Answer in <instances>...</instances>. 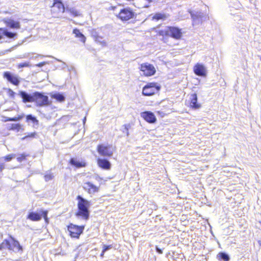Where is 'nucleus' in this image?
I'll use <instances>...</instances> for the list:
<instances>
[{
  "label": "nucleus",
  "mask_w": 261,
  "mask_h": 261,
  "mask_svg": "<svg viewBox=\"0 0 261 261\" xmlns=\"http://www.w3.org/2000/svg\"><path fill=\"white\" fill-rule=\"evenodd\" d=\"M20 96L24 102L34 101L38 106H44L49 104L48 97L41 93L36 92L29 94L24 91H20Z\"/></svg>",
  "instance_id": "f257e3e1"
},
{
  "label": "nucleus",
  "mask_w": 261,
  "mask_h": 261,
  "mask_svg": "<svg viewBox=\"0 0 261 261\" xmlns=\"http://www.w3.org/2000/svg\"><path fill=\"white\" fill-rule=\"evenodd\" d=\"M77 199L79 211L76 214V216H81L84 219L87 220L89 217V208L90 206V203L80 195L77 196Z\"/></svg>",
  "instance_id": "f03ea898"
},
{
  "label": "nucleus",
  "mask_w": 261,
  "mask_h": 261,
  "mask_svg": "<svg viewBox=\"0 0 261 261\" xmlns=\"http://www.w3.org/2000/svg\"><path fill=\"white\" fill-rule=\"evenodd\" d=\"M160 90V86L157 83H150L145 85L142 90V94L145 96H151Z\"/></svg>",
  "instance_id": "7ed1b4c3"
},
{
  "label": "nucleus",
  "mask_w": 261,
  "mask_h": 261,
  "mask_svg": "<svg viewBox=\"0 0 261 261\" xmlns=\"http://www.w3.org/2000/svg\"><path fill=\"white\" fill-rule=\"evenodd\" d=\"M140 70L143 74L146 76L153 75L155 73V69L152 65L148 63H143L141 65Z\"/></svg>",
  "instance_id": "20e7f679"
},
{
  "label": "nucleus",
  "mask_w": 261,
  "mask_h": 261,
  "mask_svg": "<svg viewBox=\"0 0 261 261\" xmlns=\"http://www.w3.org/2000/svg\"><path fill=\"white\" fill-rule=\"evenodd\" d=\"M84 229V226H79L70 224L68 226V230L72 238H79L80 236L83 233Z\"/></svg>",
  "instance_id": "39448f33"
},
{
  "label": "nucleus",
  "mask_w": 261,
  "mask_h": 261,
  "mask_svg": "<svg viewBox=\"0 0 261 261\" xmlns=\"http://www.w3.org/2000/svg\"><path fill=\"white\" fill-rule=\"evenodd\" d=\"M97 151L102 156H111L113 154L114 149L111 145L101 144L98 146Z\"/></svg>",
  "instance_id": "423d86ee"
},
{
  "label": "nucleus",
  "mask_w": 261,
  "mask_h": 261,
  "mask_svg": "<svg viewBox=\"0 0 261 261\" xmlns=\"http://www.w3.org/2000/svg\"><path fill=\"white\" fill-rule=\"evenodd\" d=\"M134 16V12L130 8H123L121 9L117 16L122 21H127L132 18Z\"/></svg>",
  "instance_id": "0eeeda50"
},
{
  "label": "nucleus",
  "mask_w": 261,
  "mask_h": 261,
  "mask_svg": "<svg viewBox=\"0 0 261 261\" xmlns=\"http://www.w3.org/2000/svg\"><path fill=\"white\" fill-rule=\"evenodd\" d=\"M165 32L167 35H169L176 39L180 38L182 35L181 30L174 27H168Z\"/></svg>",
  "instance_id": "6e6552de"
},
{
  "label": "nucleus",
  "mask_w": 261,
  "mask_h": 261,
  "mask_svg": "<svg viewBox=\"0 0 261 261\" xmlns=\"http://www.w3.org/2000/svg\"><path fill=\"white\" fill-rule=\"evenodd\" d=\"M141 116L147 122L154 123L156 119L154 114L150 111H145L141 113Z\"/></svg>",
  "instance_id": "1a4fd4ad"
},
{
  "label": "nucleus",
  "mask_w": 261,
  "mask_h": 261,
  "mask_svg": "<svg viewBox=\"0 0 261 261\" xmlns=\"http://www.w3.org/2000/svg\"><path fill=\"white\" fill-rule=\"evenodd\" d=\"M194 72L195 74L200 76H205L206 74L205 67L199 63H197L194 66Z\"/></svg>",
  "instance_id": "9d476101"
},
{
  "label": "nucleus",
  "mask_w": 261,
  "mask_h": 261,
  "mask_svg": "<svg viewBox=\"0 0 261 261\" xmlns=\"http://www.w3.org/2000/svg\"><path fill=\"white\" fill-rule=\"evenodd\" d=\"M84 189L89 194H94L99 190V188L90 182H86L84 183L83 186Z\"/></svg>",
  "instance_id": "9b49d317"
},
{
  "label": "nucleus",
  "mask_w": 261,
  "mask_h": 261,
  "mask_svg": "<svg viewBox=\"0 0 261 261\" xmlns=\"http://www.w3.org/2000/svg\"><path fill=\"white\" fill-rule=\"evenodd\" d=\"M97 164L99 167L105 170H109L111 167L110 162L106 159H98Z\"/></svg>",
  "instance_id": "f8f14e48"
},
{
  "label": "nucleus",
  "mask_w": 261,
  "mask_h": 261,
  "mask_svg": "<svg viewBox=\"0 0 261 261\" xmlns=\"http://www.w3.org/2000/svg\"><path fill=\"white\" fill-rule=\"evenodd\" d=\"M66 10L64 5L63 3H55V4H53L52 12L53 13H59V12H64Z\"/></svg>",
  "instance_id": "ddd939ff"
},
{
  "label": "nucleus",
  "mask_w": 261,
  "mask_h": 261,
  "mask_svg": "<svg viewBox=\"0 0 261 261\" xmlns=\"http://www.w3.org/2000/svg\"><path fill=\"white\" fill-rule=\"evenodd\" d=\"M12 245L11 244L10 242L8 240H5L1 244H0V250L5 249L8 248L9 250H13V248L15 247V242L13 241Z\"/></svg>",
  "instance_id": "4468645a"
},
{
  "label": "nucleus",
  "mask_w": 261,
  "mask_h": 261,
  "mask_svg": "<svg viewBox=\"0 0 261 261\" xmlns=\"http://www.w3.org/2000/svg\"><path fill=\"white\" fill-rule=\"evenodd\" d=\"M190 106L192 108L197 109L200 108L201 105L197 103V97L196 94L194 93L190 96Z\"/></svg>",
  "instance_id": "2eb2a0df"
},
{
  "label": "nucleus",
  "mask_w": 261,
  "mask_h": 261,
  "mask_svg": "<svg viewBox=\"0 0 261 261\" xmlns=\"http://www.w3.org/2000/svg\"><path fill=\"white\" fill-rule=\"evenodd\" d=\"M191 17L194 23L199 22L203 20V13L200 12H197L196 13L190 12Z\"/></svg>",
  "instance_id": "dca6fc26"
},
{
  "label": "nucleus",
  "mask_w": 261,
  "mask_h": 261,
  "mask_svg": "<svg viewBox=\"0 0 261 261\" xmlns=\"http://www.w3.org/2000/svg\"><path fill=\"white\" fill-rule=\"evenodd\" d=\"M4 77L7 79L14 85H16V77L12 75L10 72L7 71L4 73Z\"/></svg>",
  "instance_id": "f3484780"
},
{
  "label": "nucleus",
  "mask_w": 261,
  "mask_h": 261,
  "mask_svg": "<svg viewBox=\"0 0 261 261\" xmlns=\"http://www.w3.org/2000/svg\"><path fill=\"white\" fill-rule=\"evenodd\" d=\"M73 33L75 35V37L76 38H79L80 40L83 42L85 43L86 41V37L80 31V30L77 29H75L73 30Z\"/></svg>",
  "instance_id": "a211bd4d"
},
{
  "label": "nucleus",
  "mask_w": 261,
  "mask_h": 261,
  "mask_svg": "<svg viewBox=\"0 0 261 261\" xmlns=\"http://www.w3.org/2000/svg\"><path fill=\"white\" fill-rule=\"evenodd\" d=\"M25 121L29 124L32 123L33 126L38 124V121L37 119L32 115H29L25 117Z\"/></svg>",
  "instance_id": "6ab92c4d"
},
{
  "label": "nucleus",
  "mask_w": 261,
  "mask_h": 261,
  "mask_svg": "<svg viewBox=\"0 0 261 261\" xmlns=\"http://www.w3.org/2000/svg\"><path fill=\"white\" fill-rule=\"evenodd\" d=\"M28 155L25 153L20 154L17 155V162L22 163L23 165H25L28 163V160L26 158Z\"/></svg>",
  "instance_id": "aec40b11"
},
{
  "label": "nucleus",
  "mask_w": 261,
  "mask_h": 261,
  "mask_svg": "<svg viewBox=\"0 0 261 261\" xmlns=\"http://www.w3.org/2000/svg\"><path fill=\"white\" fill-rule=\"evenodd\" d=\"M66 11L69 12L74 17L81 15L80 12L74 7H66Z\"/></svg>",
  "instance_id": "412c9836"
},
{
  "label": "nucleus",
  "mask_w": 261,
  "mask_h": 261,
  "mask_svg": "<svg viewBox=\"0 0 261 261\" xmlns=\"http://www.w3.org/2000/svg\"><path fill=\"white\" fill-rule=\"evenodd\" d=\"M28 218L32 221H39L41 219V215L37 213L31 212L29 214Z\"/></svg>",
  "instance_id": "4be33fe9"
},
{
  "label": "nucleus",
  "mask_w": 261,
  "mask_h": 261,
  "mask_svg": "<svg viewBox=\"0 0 261 261\" xmlns=\"http://www.w3.org/2000/svg\"><path fill=\"white\" fill-rule=\"evenodd\" d=\"M3 36H6L9 38H13L15 36V34L8 32V31L1 29H0V39L2 38Z\"/></svg>",
  "instance_id": "5701e85b"
},
{
  "label": "nucleus",
  "mask_w": 261,
  "mask_h": 261,
  "mask_svg": "<svg viewBox=\"0 0 261 261\" xmlns=\"http://www.w3.org/2000/svg\"><path fill=\"white\" fill-rule=\"evenodd\" d=\"M70 163L71 165L75 166L77 168L83 167L85 166V163L80 162L79 161L76 160L75 159L72 158L70 161Z\"/></svg>",
  "instance_id": "b1692460"
},
{
  "label": "nucleus",
  "mask_w": 261,
  "mask_h": 261,
  "mask_svg": "<svg viewBox=\"0 0 261 261\" xmlns=\"http://www.w3.org/2000/svg\"><path fill=\"white\" fill-rule=\"evenodd\" d=\"M217 258L220 261H229L230 259L229 255L224 252L219 253L217 255Z\"/></svg>",
  "instance_id": "393cba45"
},
{
  "label": "nucleus",
  "mask_w": 261,
  "mask_h": 261,
  "mask_svg": "<svg viewBox=\"0 0 261 261\" xmlns=\"http://www.w3.org/2000/svg\"><path fill=\"white\" fill-rule=\"evenodd\" d=\"M131 127V124L127 123L122 126L121 130L128 137L129 136L128 130Z\"/></svg>",
  "instance_id": "a878e982"
},
{
  "label": "nucleus",
  "mask_w": 261,
  "mask_h": 261,
  "mask_svg": "<svg viewBox=\"0 0 261 261\" xmlns=\"http://www.w3.org/2000/svg\"><path fill=\"white\" fill-rule=\"evenodd\" d=\"M52 98L57 99L58 101L60 102H62L65 100L64 96L60 93H55L51 96Z\"/></svg>",
  "instance_id": "bb28decb"
},
{
  "label": "nucleus",
  "mask_w": 261,
  "mask_h": 261,
  "mask_svg": "<svg viewBox=\"0 0 261 261\" xmlns=\"http://www.w3.org/2000/svg\"><path fill=\"white\" fill-rule=\"evenodd\" d=\"M54 177V175L53 173L48 172L44 175V179L46 181L51 180Z\"/></svg>",
  "instance_id": "cd10ccee"
},
{
  "label": "nucleus",
  "mask_w": 261,
  "mask_h": 261,
  "mask_svg": "<svg viewBox=\"0 0 261 261\" xmlns=\"http://www.w3.org/2000/svg\"><path fill=\"white\" fill-rule=\"evenodd\" d=\"M28 24V21H22V22L17 21V30H19L21 29V27H23L25 28H27V25L26 24Z\"/></svg>",
  "instance_id": "c85d7f7f"
},
{
  "label": "nucleus",
  "mask_w": 261,
  "mask_h": 261,
  "mask_svg": "<svg viewBox=\"0 0 261 261\" xmlns=\"http://www.w3.org/2000/svg\"><path fill=\"white\" fill-rule=\"evenodd\" d=\"M95 41L98 42L100 43L101 45H102L104 46H106L107 45V42L102 40V38L100 36H97L95 37Z\"/></svg>",
  "instance_id": "c756f323"
},
{
  "label": "nucleus",
  "mask_w": 261,
  "mask_h": 261,
  "mask_svg": "<svg viewBox=\"0 0 261 261\" xmlns=\"http://www.w3.org/2000/svg\"><path fill=\"white\" fill-rule=\"evenodd\" d=\"M36 134L35 133H29L25 137L21 138V140L28 139L30 138H33L35 137Z\"/></svg>",
  "instance_id": "7c9ffc66"
},
{
  "label": "nucleus",
  "mask_w": 261,
  "mask_h": 261,
  "mask_svg": "<svg viewBox=\"0 0 261 261\" xmlns=\"http://www.w3.org/2000/svg\"><path fill=\"white\" fill-rule=\"evenodd\" d=\"M165 18V15L164 14H162L161 13H157L153 17V19H155L156 20L164 19Z\"/></svg>",
  "instance_id": "2f4dec72"
},
{
  "label": "nucleus",
  "mask_w": 261,
  "mask_h": 261,
  "mask_svg": "<svg viewBox=\"0 0 261 261\" xmlns=\"http://www.w3.org/2000/svg\"><path fill=\"white\" fill-rule=\"evenodd\" d=\"M30 66V64H29V62H24V63H19L17 65V67L19 69L21 68L22 67H29Z\"/></svg>",
  "instance_id": "473e14b6"
},
{
  "label": "nucleus",
  "mask_w": 261,
  "mask_h": 261,
  "mask_svg": "<svg viewBox=\"0 0 261 261\" xmlns=\"http://www.w3.org/2000/svg\"><path fill=\"white\" fill-rule=\"evenodd\" d=\"M41 215V217L43 216L44 219H45L46 223H48V218L47 217V211H42V213L40 214Z\"/></svg>",
  "instance_id": "72a5a7b5"
},
{
  "label": "nucleus",
  "mask_w": 261,
  "mask_h": 261,
  "mask_svg": "<svg viewBox=\"0 0 261 261\" xmlns=\"http://www.w3.org/2000/svg\"><path fill=\"white\" fill-rule=\"evenodd\" d=\"M8 25L11 28H16V22L12 20H9L8 22Z\"/></svg>",
  "instance_id": "f704fd0d"
},
{
  "label": "nucleus",
  "mask_w": 261,
  "mask_h": 261,
  "mask_svg": "<svg viewBox=\"0 0 261 261\" xmlns=\"http://www.w3.org/2000/svg\"><path fill=\"white\" fill-rule=\"evenodd\" d=\"M111 248H112V245L106 246L105 245H103L102 247L103 253H105V252L106 251L108 250Z\"/></svg>",
  "instance_id": "c9c22d12"
},
{
  "label": "nucleus",
  "mask_w": 261,
  "mask_h": 261,
  "mask_svg": "<svg viewBox=\"0 0 261 261\" xmlns=\"http://www.w3.org/2000/svg\"><path fill=\"white\" fill-rule=\"evenodd\" d=\"M14 157V155L13 154H9L5 157V160L7 161H10L12 158Z\"/></svg>",
  "instance_id": "e433bc0d"
},
{
  "label": "nucleus",
  "mask_w": 261,
  "mask_h": 261,
  "mask_svg": "<svg viewBox=\"0 0 261 261\" xmlns=\"http://www.w3.org/2000/svg\"><path fill=\"white\" fill-rule=\"evenodd\" d=\"M7 93L11 97H13L15 94V93L11 89H8Z\"/></svg>",
  "instance_id": "4c0bfd02"
},
{
  "label": "nucleus",
  "mask_w": 261,
  "mask_h": 261,
  "mask_svg": "<svg viewBox=\"0 0 261 261\" xmlns=\"http://www.w3.org/2000/svg\"><path fill=\"white\" fill-rule=\"evenodd\" d=\"M55 58L57 61H58L60 62H61V63H62V68H66V67H67V65H66V63H64V62H63V61H62L60 60L59 59H58L55 58Z\"/></svg>",
  "instance_id": "58836bf2"
},
{
  "label": "nucleus",
  "mask_w": 261,
  "mask_h": 261,
  "mask_svg": "<svg viewBox=\"0 0 261 261\" xmlns=\"http://www.w3.org/2000/svg\"><path fill=\"white\" fill-rule=\"evenodd\" d=\"M48 63L47 62H41L39 64H37L36 65V66L37 67H42L43 66L45 65V64H47Z\"/></svg>",
  "instance_id": "ea45409f"
},
{
  "label": "nucleus",
  "mask_w": 261,
  "mask_h": 261,
  "mask_svg": "<svg viewBox=\"0 0 261 261\" xmlns=\"http://www.w3.org/2000/svg\"><path fill=\"white\" fill-rule=\"evenodd\" d=\"M24 34H25V35L26 36L25 37V40L27 39H29L31 37V35H29V33L27 29H25V30Z\"/></svg>",
  "instance_id": "a19ab883"
},
{
  "label": "nucleus",
  "mask_w": 261,
  "mask_h": 261,
  "mask_svg": "<svg viewBox=\"0 0 261 261\" xmlns=\"http://www.w3.org/2000/svg\"><path fill=\"white\" fill-rule=\"evenodd\" d=\"M22 246L20 245L19 243L17 242V252L22 251Z\"/></svg>",
  "instance_id": "79ce46f5"
},
{
  "label": "nucleus",
  "mask_w": 261,
  "mask_h": 261,
  "mask_svg": "<svg viewBox=\"0 0 261 261\" xmlns=\"http://www.w3.org/2000/svg\"><path fill=\"white\" fill-rule=\"evenodd\" d=\"M6 121H16V117H13L12 118H7Z\"/></svg>",
  "instance_id": "37998d69"
},
{
  "label": "nucleus",
  "mask_w": 261,
  "mask_h": 261,
  "mask_svg": "<svg viewBox=\"0 0 261 261\" xmlns=\"http://www.w3.org/2000/svg\"><path fill=\"white\" fill-rule=\"evenodd\" d=\"M156 251L160 254H162L163 253L162 250L158 246L156 247Z\"/></svg>",
  "instance_id": "c03bdc74"
},
{
  "label": "nucleus",
  "mask_w": 261,
  "mask_h": 261,
  "mask_svg": "<svg viewBox=\"0 0 261 261\" xmlns=\"http://www.w3.org/2000/svg\"><path fill=\"white\" fill-rule=\"evenodd\" d=\"M5 168L4 164L3 163L0 164V172H2Z\"/></svg>",
  "instance_id": "a18cd8bd"
},
{
  "label": "nucleus",
  "mask_w": 261,
  "mask_h": 261,
  "mask_svg": "<svg viewBox=\"0 0 261 261\" xmlns=\"http://www.w3.org/2000/svg\"><path fill=\"white\" fill-rule=\"evenodd\" d=\"M24 117V116L23 115H19L18 116H17V121H19L20 120L22 119V118Z\"/></svg>",
  "instance_id": "49530a36"
},
{
  "label": "nucleus",
  "mask_w": 261,
  "mask_h": 261,
  "mask_svg": "<svg viewBox=\"0 0 261 261\" xmlns=\"http://www.w3.org/2000/svg\"><path fill=\"white\" fill-rule=\"evenodd\" d=\"M61 0H54V4H55V3H61Z\"/></svg>",
  "instance_id": "de8ad7c7"
},
{
  "label": "nucleus",
  "mask_w": 261,
  "mask_h": 261,
  "mask_svg": "<svg viewBox=\"0 0 261 261\" xmlns=\"http://www.w3.org/2000/svg\"><path fill=\"white\" fill-rule=\"evenodd\" d=\"M92 36L94 37V38H95V37L98 36L96 34V32H93V33H92Z\"/></svg>",
  "instance_id": "09e8293b"
},
{
  "label": "nucleus",
  "mask_w": 261,
  "mask_h": 261,
  "mask_svg": "<svg viewBox=\"0 0 261 261\" xmlns=\"http://www.w3.org/2000/svg\"><path fill=\"white\" fill-rule=\"evenodd\" d=\"M17 132H18L20 128V125H19V124L17 123Z\"/></svg>",
  "instance_id": "8fccbe9b"
},
{
  "label": "nucleus",
  "mask_w": 261,
  "mask_h": 261,
  "mask_svg": "<svg viewBox=\"0 0 261 261\" xmlns=\"http://www.w3.org/2000/svg\"><path fill=\"white\" fill-rule=\"evenodd\" d=\"M95 179L97 180H99V179H101V178L98 175H96Z\"/></svg>",
  "instance_id": "3c124183"
},
{
  "label": "nucleus",
  "mask_w": 261,
  "mask_h": 261,
  "mask_svg": "<svg viewBox=\"0 0 261 261\" xmlns=\"http://www.w3.org/2000/svg\"><path fill=\"white\" fill-rule=\"evenodd\" d=\"M20 34H21V33H22V31H20ZM19 37L20 38V37H23V36H22V35H21V34H20V35H19Z\"/></svg>",
  "instance_id": "603ef678"
},
{
  "label": "nucleus",
  "mask_w": 261,
  "mask_h": 261,
  "mask_svg": "<svg viewBox=\"0 0 261 261\" xmlns=\"http://www.w3.org/2000/svg\"><path fill=\"white\" fill-rule=\"evenodd\" d=\"M103 254H104V253H103V250H102V252H101V255H101V256H103Z\"/></svg>",
  "instance_id": "864d4df0"
},
{
  "label": "nucleus",
  "mask_w": 261,
  "mask_h": 261,
  "mask_svg": "<svg viewBox=\"0 0 261 261\" xmlns=\"http://www.w3.org/2000/svg\"><path fill=\"white\" fill-rule=\"evenodd\" d=\"M24 42V40H22V42L20 43V44H22V43H23Z\"/></svg>",
  "instance_id": "5fc2aeb1"
},
{
  "label": "nucleus",
  "mask_w": 261,
  "mask_h": 261,
  "mask_svg": "<svg viewBox=\"0 0 261 261\" xmlns=\"http://www.w3.org/2000/svg\"><path fill=\"white\" fill-rule=\"evenodd\" d=\"M259 59L261 61V56L259 57Z\"/></svg>",
  "instance_id": "6e6d98bb"
},
{
  "label": "nucleus",
  "mask_w": 261,
  "mask_h": 261,
  "mask_svg": "<svg viewBox=\"0 0 261 261\" xmlns=\"http://www.w3.org/2000/svg\"><path fill=\"white\" fill-rule=\"evenodd\" d=\"M18 80H17V85L18 84Z\"/></svg>",
  "instance_id": "4d7b16f0"
}]
</instances>
